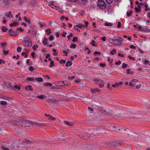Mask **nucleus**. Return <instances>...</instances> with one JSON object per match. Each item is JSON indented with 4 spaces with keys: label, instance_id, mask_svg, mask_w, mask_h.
<instances>
[{
    "label": "nucleus",
    "instance_id": "30",
    "mask_svg": "<svg viewBox=\"0 0 150 150\" xmlns=\"http://www.w3.org/2000/svg\"><path fill=\"white\" fill-rule=\"evenodd\" d=\"M50 65H49V67H52L54 66V61H51L50 62Z\"/></svg>",
    "mask_w": 150,
    "mask_h": 150
},
{
    "label": "nucleus",
    "instance_id": "57",
    "mask_svg": "<svg viewBox=\"0 0 150 150\" xmlns=\"http://www.w3.org/2000/svg\"><path fill=\"white\" fill-rule=\"evenodd\" d=\"M45 101L47 102H50L52 101V99L50 98H47L46 99Z\"/></svg>",
    "mask_w": 150,
    "mask_h": 150
},
{
    "label": "nucleus",
    "instance_id": "5",
    "mask_svg": "<svg viewBox=\"0 0 150 150\" xmlns=\"http://www.w3.org/2000/svg\"><path fill=\"white\" fill-rule=\"evenodd\" d=\"M123 142H120L115 141L111 143L112 145L115 146H119L121 145Z\"/></svg>",
    "mask_w": 150,
    "mask_h": 150
},
{
    "label": "nucleus",
    "instance_id": "21",
    "mask_svg": "<svg viewBox=\"0 0 150 150\" xmlns=\"http://www.w3.org/2000/svg\"><path fill=\"white\" fill-rule=\"evenodd\" d=\"M52 50L54 52L53 54V55L57 56L58 55V53L57 52L56 50L55 49H53Z\"/></svg>",
    "mask_w": 150,
    "mask_h": 150
},
{
    "label": "nucleus",
    "instance_id": "8",
    "mask_svg": "<svg viewBox=\"0 0 150 150\" xmlns=\"http://www.w3.org/2000/svg\"><path fill=\"white\" fill-rule=\"evenodd\" d=\"M91 91L92 93H95L96 92H98L99 89L98 88H95L91 89Z\"/></svg>",
    "mask_w": 150,
    "mask_h": 150
},
{
    "label": "nucleus",
    "instance_id": "49",
    "mask_svg": "<svg viewBox=\"0 0 150 150\" xmlns=\"http://www.w3.org/2000/svg\"><path fill=\"white\" fill-rule=\"evenodd\" d=\"M127 64H125V63H123L122 64V68H125L127 67Z\"/></svg>",
    "mask_w": 150,
    "mask_h": 150
},
{
    "label": "nucleus",
    "instance_id": "24",
    "mask_svg": "<svg viewBox=\"0 0 150 150\" xmlns=\"http://www.w3.org/2000/svg\"><path fill=\"white\" fill-rule=\"evenodd\" d=\"M35 80L36 81L39 82H42L43 81V79L41 78H36Z\"/></svg>",
    "mask_w": 150,
    "mask_h": 150
},
{
    "label": "nucleus",
    "instance_id": "62",
    "mask_svg": "<svg viewBox=\"0 0 150 150\" xmlns=\"http://www.w3.org/2000/svg\"><path fill=\"white\" fill-rule=\"evenodd\" d=\"M121 23L120 22L118 23V24L117 25V28H120L121 27Z\"/></svg>",
    "mask_w": 150,
    "mask_h": 150
},
{
    "label": "nucleus",
    "instance_id": "58",
    "mask_svg": "<svg viewBox=\"0 0 150 150\" xmlns=\"http://www.w3.org/2000/svg\"><path fill=\"white\" fill-rule=\"evenodd\" d=\"M51 117H48V119L50 120H55L56 119V118L55 117H52L51 116Z\"/></svg>",
    "mask_w": 150,
    "mask_h": 150
},
{
    "label": "nucleus",
    "instance_id": "12",
    "mask_svg": "<svg viewBox=\"0 0 150 150\" xmlns=\"http://www.w3.org/2000/svg\"><path fill=\"white\" fill-rule=\"evenodd\" d=\"M64 122L66 124L69 126H73L74 124L73 123L67 121H65Z\"/></svg>",
    "mask_w": 150,
    "mask_h": 150
},
{
    "label": "nucleus",
    "instance_id": "19",
    "mask_svg": "<svg viewBox=\"0 0 150 150\" xmlns=\"http://www.w3.org/2000/svg\"><path fill=\"white\" fill-rule=\"evenodd\" d=\"M47 39L46 38L44 39V40L42 41V43L44 45H46L47 44Z\"/></svg>",
    "mask_w": 150,
    "mask_h": 150
},
{
    "label": "nucleus",
    "instance_id": "63",
    "mask_svg": "<svg viewBox=\"0 0 150 150\" xmlns=\"http://www.w3.org/2000/svg\"><path fill=\"white\" fill-rule=\"evenodd\" d=\"M35 52H33L31 54V55L33 58H35Z\"/></svg>",
    "mask_w": 150,
    "mask_h": 150
},
{
    "label": "nucleus",
    "instance_id": "26",
    "mask_svg": "<svg viewBox=\"0 0 150 150\" xmlns=\"http://www.w3.org/2000/svg\"><path fill=\"white\" fill-rule=\"evenodd\" d=\"M105 25L107 26H112V24L110 23L106 22L105 23Z\"/></svg>",
    "mask_w": 150,
    "mask_h": 150
},
{
    "label": "nucleus",
    "instance_id": "33",
    "mask_svg": "<svg viewBox=\"0 0 150 150\" xmlns=\"http://www.w3.org/2000/svg\"><path fill=\"white\" fill-rule=\"evenodd\" d=\"M3 52H4V55H7L8 54L9 50H6V51H5V50H4L3 51Z\"/></svg>",
    "mask_w": 150,
    "mask_h": 150
},
{
    "label": "nucleus",
    "instance_id": "28",
    "mask_svg": "<svg viewBox=\"0 0 150 150\" xmlns=\"http://www.w3.org/2000/svg\"><path fill=\"white\" fill-rule=\"evenodd\" d=\"M16 30H19L21 32H22L24 31V29L21 27H20L19 28H17Z\"/></svg>",
    "mask_w": 150,
    "mask_h": 150
},
{
    "label": "nucleus",
    "instance_id": "10",
    "mask_svg": "<svg viewBox=\"0 0 150 150\" xmlns=\"http://www.w3.org/2000/svg\"><path fill=\"white\" fill-rule=\"evenodd\" d=\"M115 43H114V45H121L122 44V43L121 42H120L118 41L117 39H115Z\"/></svg>",
    "mask_w": 150,
    "mask_h": 150
},
{
    "label": "nucleus",
    "instance_id": "40",
    "mask_svg": "<svg viewBox=\"0 0 150 150\" xmlns=\"http://www.w3.org/2000/svg\"><path fill=\"white\" fill-rule=\"evenodd\" d=\"M135 84L136 83H133L132 81L129 82V85L130 86H132L133 87H134L135 86Z\"/></svg>",
    "mask_w": 150,
    "mask_h": 150
},
{
    "label": "nucleus",
    "instance_id": "59",
    "mask_svg": "<svg viewBox=\"0 0 150 150\" xmlns=\"http://www.w3.org/2000/svg\"><path fill=\"white\" fill-rule=\"evenodd\" d=\"M65 60L63 59H61L60 62V63L61 64H62V63H65Z\"/></svg>",
    "mask_w": 150,
    "mask_h": 150
},
{
    "label": "nucleus",
    "instance_id": "64",
    "mask_svg": "<svg viewBox=\"0 0 150 150\" xmlns=\"http://www.w3.org/2000/svg\"><path fill=\"white\" fill-rule=\"evenodd\" d=\"M63 52L65 54V56H67V54H68V52H66V50H64L63 51Z\"/></svg>",
    "mask_w": 150,
    "mask_h": 150
},
{
    "label": "nucleus",
    "instance_id": "36",
    "mask_svg": "<svg viewBox=\"0 0 150 150\" xmlns=\"http://www.w3.org/2000/svg\"><path fill=\"white\" fill-rule=\"evenodd\" d=\"M38 46L37 45H35L32 48L35 51L36 50V48H38Z\"/></svg>",
    "mask_w": 150,
    "mask_h": 150
},
{
    "label": "nucleus",
    "instance_id": "9",
    "mask_svg": "<svg viewBox=\"0 0 150 150\" xmlns=\"http://www.w3.org/2000/svg\"><path fill=\"white\" fill-rule=\"evenodd\" d=\"M25 89L27 90H28L31 91H33V88H32V86L30 85H28L25 86Z\"/></svg>",
    "mask_w": 150,
    "mask_h": 150
},
{
    "label": "nucleus",
    "instance_id": "2",
    "mask_svg": "<svg viewBox=\"0 0 150 150\" xmlns=\"http://www.w3.org/2000/svg\"><path fill=\"white\" fill-rule=\"evenodd\" d=\"M96 146L93 145H88L84 147V150H96Z\"/></svg>",
    "mask_w": 150,
    "mask_h": 150
},
{
    "label": "nucleus",
    "instance_id": "15",
    "mask_svg": "<svg viewBox=\"0 0 150 150\" xmlns=\"http://www.w3.org/2000/svg\"><path fill=\"white\" fill-rule=\"evenodd\" d=\"M127 74H130L131 75H133L134 73V72L131 71L130 69H127Z\"/></svg>",
    "mask_w": 150,
    "mask_h": 150
},
{
    "label": "nucleus",
    "instance_id": "1",
    "mask_svg": "<svg viewBox=\"0 0 150 150\" xmlns=\"http://www.w3.org/2000/svg\"><path fill=\"white\" fill-rule=\"evenodd\" d=\"M97 6L100 9H105L106 7V4L103 0H98L97 2Z\"/></svg>",
    "mask_w": 150,
    "mask_h": 150
},
{
    "label": "nucleus",
    "instance_id": "17",
    "mask_svg": "<svg viewBox=\"0 0 150 150\" xmlns=\"http://www.w3.org/2000/svg\"><path fill=\"white\" fill-rule=\"evenodd\" d=\"M0 104L3 106H5V105L7 104V103L5 101H2L0 102Z\"/></svg>",
    "mask_w": 150,
    "mask_h": 150
},
{
    "label": "nucleus",
    "instance_id": "60",
    "mask_svg": "<svg viewBox=\"0 0 150 150\" xmlns=\"http://www.w3.org/2000/svg\"><path fill=\"white\" fill-rule=\"evenodd\" d=\"M73 34L71 33L70 35H68L67 36V38H68L69 40V38L70 37H73Z\"/></svg>",
    "mask_w": 150,
    "mask_h": 150
},
{
    "label": "nucleus",
    "instance_id": "11",
    "mask_svg": "<svg viewBox=\"0 0 150 150\" xmlns=\"http://www.w3.org/2000/svg\"><path fill=\"white\" fill-rule=\"evenodd\" d=\"M23 19L25 22L29 23H30V20L29 18H28L24 16L23 17Z\"/></svg>",
    "mask_w": 150,
    "mask_h": 150
},
{
    "label": "nucleus",
    "instance_id": "16",
    "mask_svg": "<svg viewBox=\"0 0 150 150\" xmlns=\"http://www.w3.org/2000/svg\"><path fill=\"white\" fill-rule=\"evenodd\" d=\"M72 62L70 61H69L67 62L66 64V66L67 67H70L72 64Z\"/></svg>",
    "mask_w": 150,
    "mask_h": 150
},
{
    "label": "nucleus",
    "instance_id": "55",
    "mask_svg": "<svg viewBox=\"0 0 150 150\" xmlns=\"http://www.w3.org/2000/svg\"><path fill=\"white\" fill-rule=\"evenodd\" d=\"M117 38H117V40L119 41H122L123 40V39L122 38L119 37H117Z\"/></svg>",
    "mask_w": 150,
    "mask_h": 150
},
{
    "label": "nucleus",
    "instance_id": "34",
    "mask_svg": "<svg viewBox=\"0 0 150 150\" xmlns=\"http://www.w3.org/2000/svg\"><path fill=\"white\" fill-rule=\"evenodd\" d=\"M133 13L132 11H130L129 12H127V15L128 16H129L132 15V14Z\"/></svg>",
    "mask_w": 150,
    "mask_h": 150
},
{
    "label": "nucleus",
    "instance_id": "45",
    "mask_svg": "<svg viewBox=\"0 0 150 150\" xmlns=\"http://www.w3.org/2000/svg\"><path fill=\"white\" fill-rule=\"evenodd\" d=\"M44 85L45 86H51L52 85V84L50 83H45L44 84Z\"/></svg>",
    "mask_w": 150,
    "mask_h": 150
},
{
    "label": "nucleus",
    "instance_id": "39",
    "mask_svg": "<svg viewBox=\"0 0 150 150\" xmlns=\"http://www.w3.org/2000/svg\"><path fill=\"white\" fill-rule=\"evenodd\" d=\"M17 25V23L16 22H14L13 23L10 24V26H16Z\"/></svg>",
    "mask_w": 150,
    "mask_h": 150
},
{
    "label": "nucleus",
    "instance_id": "35",
    "mask_svg": "<svg viewBox=\"0 0 150 150\" xmlns=\"http://www.w3.org/2000/svg\"><path fill=\"white\" fill-rule=\"evenodd\" d=\"M78 40V37H73V39L72 40V41L73 42H74L76 41H77Z\"/></svg>",
    "mask_w": 150,
    "mask_h": 150
},
{
    "label": "nucleus",
    "instance_id": "41",
    "mask_svg": "<svg viewBox=\"0 0 150 150\" xmlns=\"http://www.w3.org/2000/svg\"><path fill=\"white\" fill-rule=\"evenodd\" d=\"M85 25H83V26L85 28L87 27L88 26V21H86L85 22Z\"/></svg>",
    "mask_w": 150,
    "mask_h": 150
},
{
    "label": "nucleus",
    "instance_id": "32",
    "mask_svg": "<svg viewBox=\"0 0 150 150\" xmlns=\"http://www.w3.org/2000/svg\"><path fill=\"white\" fill-rule=\"evenodd\" d=\"M22 49L21 47H18L17 48V51L18 52H21Z\"/></svg>",
    "mask_w": 150,
    "mask_h": 150
},
{
    "label": "nucleus",
    "instance_id": "20",
    "mask_svg": "<svg viewBox=\"0 0 150 150\" xmlns=\"http://www.w3.org/2000/svg\"><path fill=\"white\" fill-rule=\"evenodd\" d=\"M76 44H73L71 43L70 45V47L71 48H73L74 49L76 48Z\"/></svg>",
    "mask_w": 150,
    "mask_h": 150
},
{
    "label": "nucleus",
    "instance_id": "18",
    "mask_svg": "<svg viewBox=\"0 0 150 150\" xmlns=\"http://www.w3.org/2000/svg\"><path fill=\"white\" fill-rule=\"evenodd\" d=\"M19 33H17L16 32L13 31L12 33H10V35L11 36H13V35H18Z\"/></svg>",
    "mask_w": 150,
    "mask_h": 150
},
{
    "label": "nucleus",
    "instance_id": "47",
    "mask_svg": "<svg viewBox=\"0 0 150 150\" xmlns=\"http://www.w3.org/2000/svg\"><path fill=\"white\" fill-rule=\"evenodd\" d=\"M122 83V82H120L119 83H116L115 85L116 86H121Z\"/></svg>",
    "mask_w": 150,
    "mask_h": 150
},
{
    "label": "nucleus",
    "instance_id": "7",
    "mask_svg": "<svg viewBox=\"0 0 150 150\" xmlns=\"http://www.w3.org/2000/svg\"><path fill=\"white\" fill-rule=\"evenodd\" d=\"M24 120L23 118H20L19 120H17L16 121V125H20V123H21V122H24Z\"/></svg>",
    "mask_w": 150,
    "mask_h": 150
},
{
    "label": "nucleus",
    "instance_id": "25",
    "mask_svg": "<svg viewBox=\"0 0 150 150\" xmlns=\"http://www.w3.org/2000/svg\"><path fill=\"white\" fill-rule=\"evenodd\" d=\"M51 30L50 28H48L45 30L46 32L47 33V35H49L51 33Z\"/></svg>",
    "mask_w": 150,
    "mask_h": 150
},
{
    "label": "nucleus",
    "instance_id": "31",
    "mask_svg": "<svg viewBox=\"0 0 150 150\" xmlns=\"http://www.w3.org/2000/svg\"><path fill=\"white\" fill-rule=\"evenodd\" d=\"M82 26H83L82 25L81 23L78 24L76 25V26L79 28V29L82 28Z\"/></svg>",
    "mask_w": 150,
    "mask_h": 150
},
{
    "label": "nucleus",
    "instance_id": "43",
    "mask_svg": "<svg viewBox=\"0 0 150 150\" xmlns=\"http://www.w3.org/2000/svg\"><path fill=\"white\" fill-rule=\"evenodd\" d=\"M106 1L107 3L109 4H110L112 3L113 1V0H105Z\"/></svg>",
    "mask_w": 150,
    "mask_h": 150
},
{
    "label": "nucleus",
    "instance_id": "29",
    "mask_svg": "<svg viewBox=\"0 0 150 150\" xmlns=\"http://www.w3.org/2000/svg\"><path fill=\"white\" fill-rule=\"evenodd\" d=\"M59 100V99H55L54 98L52 99V101L54 103L58 102Z\"/></svg>",
    "mask_w": 150,
    "mask_h": 150
},
{
    "label": "nucleus",
    "instance_id": "37",
    "mask_svg": "<svg viewBox=\"0 0 150 150\" xmlns=\"http://www.w3.org/2000/svg\"><path fill=\"white\" fill-rule=\"evenodd\" d=\"M54 36L53 35H51L49 37V40L50 41H52L54 39Z\"/></svg>",
    "mask_w": 150,
    "mask_h": 150
},
{
    "label": "nucleus",
    "instance_id": "27",
    "mask_svg": "<svg viewBox=\"0 0 150 150\" xmlns=\"http://www.w3.org/2000/svg\"><path fill=\"white\" fill-rule=\"evenodd\" d=\"M1 30L3 32H6L8 30V29L5 27L2 26L1 28Z\"/></svg>",
    "mask_w": 150,
    "mask_h": 150
},
{
    "label": "nucleus",
    "instance_id": "3",
    "mask_svg": "<svg viewBox=\"0 0 150 150\" xmlns=\"http://www.w3.org/2000/svg\"><path fill=\"white\" fill-rule=\"evenodd\" d=\"M99 110L100 111H101L102 113L104 112L105 115L109 114L111 112V110L110 109H108L107 110H105L103 109V108L102 107H99Z\"/></svg>",
    "mask_w": 150,
    "mask_h": 150
},
{
    "label": "nucleus",
    "instance_id": "14",
    "mask_svg": "<svg viewBox=\"0 0 150 150\" xmlns=\"http://www.w3.org/2000/svg\"><path fill=\"white\" fill-rule=\"evenodd\" d=\"M28 81L31 82H34L35 81V78L33 77H28L27 78Z\"/></svg>",
    "mask_w": 150,
    "mask_h": 150
},
{
    "label": "nucleus",
    "instance_id": "44",
    "mask_svg": "<svg viewBox=\"0 0 150 150\" xmlns=\"http://www.w3.org/2000/svg\"><path fill=\"white\" fill-rule=\"evenodd\" d=\"M0 44L1 45V47H3L7 45V43L6 42L1 43Z\"/></svg>",
    "mask_w": 150,
    "mask_h": 150
},
{
    "label": "nucleus",
    "instance_id": "54",
    "mask_svg": "<svg viewBox=\"0 0 150 150\" xmlns=\"http://www.w3.org/2000/svg\"><path fill=\"white\" fill-rule=\"evenodd\" d=\"M75 77V76H73L71 77L69 76L68 77V79L69 80H70L72 79H74Z\"/></svg>",
    "mask_w": 150,
    "mask_h": 150
},
{
    "label": "nucleus",
    "instance_id": "51",
    "mask_svg": "<svg viewBox=\"0 0 150 150\" xmlns=\"http://www.w3.org/2000/svg\"><path fill=\"white\" fill-rule=\"evenodd\" d=\"M29 70L30 71H32L34 70V67L32 66H30L29 68Z\"/></svg>",
    "mask_w": 150,
    "mask_h": 150
},
{
    "label": "nucleus",
    "instance_id": "38",
    "mask_svg": "<svg viewBox=\"0 0 150 150\" xmlns=\"http://www.w3.org/2000/svg\"><path fill=\"white\" fill-rule=\"evenodd\" d=\"M128 58H129L130 60H132L133 61H135V59L134 57H131L130 55H129L128 56Z\"/></svg>",
    "mask_w": 150,
    "mask_h": 150
},
{
    "label": "nucleus",
    "instance_id": "48",
    "mask_svg": "<svg viewBox=\"0 0 150 150\" xmlns=\"http://www.w3.org/2000/svg\"><path fill=\"white\" fill-rule=\"evenodd\" d=\"M1 149L3 150H9V149L8 148H5L4 146H1Z\"/></svg>",
    "mask_w": 150,
    "mask_h": 150
},
{
    "label": "nucleus",
    "instance_id": "42",
    "mask_svg": "<svg viewBox=\"0 0 150 150\" xmlns=\"http://www.w3.org/2000/svg\"><path fill=\"white\" fill-rule=\"evenodd\" d=\"M14 88L15 89H17L18 90H20L21 89L20 86H18L17 85H15L14 86Z\"/></svg>",
    "mask_w": 150,
    "mask_h": 150
},
{
    "label": "nucleus",
    "instance_id": "4",
    "mask_svg": "<svg viewBox=\"0 0 150 150\" xmlns=\"http://www.w3.org/2000/svg\"><path fill=\"white\" fill-rule=\"evenodd\" d=\"M23 45L26 47H29L32 46V42L29 40H25L22 41Z\"/></svg>",
    "mask_w": 150,
    "mask_h": 150
},
{
    "label": "nucleus",
    "instance_id": "23",
    "mask_svg": "<svg viewBox=\"0 0 150 150\" xmlns=\"http://www.w3.org/2000/svg\"><path fill=\"white\" fill-rule=\"evenodd\" d=\"M27 121L28 122H29L31 124L37 125L38 122H35L33 121L30 120H27Z\"/></svg>",
    "mask_w": 150,
    "mask_h": 150
},
{
    "label": "nucleus",
    "instance_id": "56",
    "mask_svg": "<svg viewBox=\"0 0 150 150\" xmlns=\"http://www.w3.org/2000/svg\"><path fill=\"white\" fill-rule=\"evenodd\" d=\"M0 98H3V99H5V100L7 99V97H6L5 96H0Z\"/></svg>",
    "mask_w": 150,
    "mask_h": 150
},
{
    "label": "nucleus",
    "instance_id": "50",
    "mask_svg": "<svg viewBox=\"0 0 150 150\" xmlns=\"http://www.w3.org/2000/svg\"><path fill=\"white\" fill-rule=\"evenodd\" d=\"M96 54L100 55L101 53L100 52L96 51L94 53V54L95 55Z\"/></svg>",
    "mask_w": 150,
    "mask_h": 150
},
{
    "label": "nucleus",
    "instance_id": "52",
    "mask_svg": "<svg viewBox=\"0 0 150 150\" xmlns=\"http://www.w3.org/2000/svg\"><path fill=\"white\" fill-rule=\"evenodd\" d=\"M106 65V64L105 63H100V67H104Z\"/></svg>",
    "mask_w": 150,
    "mask_h": 150
},
{
    "label": "nucleus",
    "instance_id": "61",
    "mask_svg": "<svg viewBox=\"0 0 150 150\" xmlns=\"http://www.w3.org/2000/svg\"><path fill=\"white\" fill-rule=\"evenodd\" d=\"M149 61L148 60H145L144 63L145 64H148L149 63Z\"/></svg>",
    "mask_w": 150,
    "mask_h": 150
},
{
    "label": "nucleus",
    "instance_id": "6",
    "mask_svg": "<svg viewBox=\"0 0 150 150\" xmlns=\"http://www.w3.org/2000/svg\"><path fill=\"white\" fill-rule=\"evenodd\" d=\"M93 81L98 83L101 84L103 83V81L101 79L96 78H94L93 79Z\"/></svg>",
    "mask_w": 150,
    "mask_h": 150
},
{
    "label": "nucleus",
    "instance_id": "13",
    "mask_svg": "<svg viewBox=\"0 0 150 150\" xmlns=\"http://www.w3.org/2000/svg\"><path fill=\"white\" fill-rule=\"evenodd\" d=\"M36 97L40 99H43L45 98L46 96L45 95L43 94L40 96H37Z\"/></svg>",
    "mask_w": 150,
    "mask_h": 150
},
{
    "label": "nucleus",
    "instance_id": "22",
    "mask_svg": "<svg viewBox=\"0 0 150 150\" xmlns=\"http://www.w3.org/2000/svg\"><path fill=\"white\" fill-rule=\"evenodd\" d=\"M134 9L135 11V12L136 13H138L139 12H141V8H138L136 7L134 8Z\"/></svg>",
    "mask_w": 150,
    "mask_h": 150
},
{
    "label": "nucleus",
    "instance_id": "53",
    "mask_svg": "<svg viewBox=\"0 0 150 150\" xmlns=\"http://www.w3.org/2000/svg\"><path fill=\"white\" fill-rule=\"evenodd\" d=\"M115 65H120L121 64V62L120 60H119L118 62L116 61L115 63Z\"/></svg>",
    "mask_w": 150,
    "mask_h": 150
},
{
    "label": "nucleus",
    "instance_id": "46",
    "mask_svg": "<svg viewBox=\"0 0 150 150\" xmlns=\"http://www.w3.org/2000/svg\"><path fill=\"white\" fill-rule=\"evenodd\" d=\"M96 42L95 40H93L92 41V42H91V44L93 46H96V45L95 44V43Z\"/></svg>",
    "mask_w": 150,
    "mask_h": 150
}]
</instances>
